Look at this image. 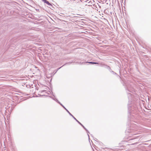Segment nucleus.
I'll use <instances>...</instances> for the list:
<instances>
[{
    "label": "nucleus",
    "mask_w": 151,
    "mask_h": 151,
    "mask_svg": "<svg viewBox=\"0 0 151 151\" xmlns=\"http://www.w3.org/2000/svg\"><path fill=\"white\" fill-rule=\"evenodd\" d=\"M130 110H131V109H130V107H128V110H129V111H128V112H129V114H130V113H132V112H131V111H130Z\"/></svg>",
    "instance_id": "7"
},
{
    "label": "nucleus",
    "mask_w": 151,
    "mask_h": 151,
    "mask_svg": "<svg viewBox=\"0 0 151 151\" xmlns=\"http://www.w3.org/2000/svg\"><path fill=\"white\" fill-rule=\"evenodd\" d=\"M42 0L44 3L47 4L49 6H50L49 7L51 9H53L54 8V7H53V6L50 3L49 1H48L47 0Z\"/></svg>",
    "instance_id": "2"
},
{
    "label": "nucleus",
    "mask_w": 151,
    "mask_h": 151,
    "mask_svg": "<svg viewBox=\"0 0 151 151\" xmlns=\"http://www.w3.org/2000/svg\"><path fill=\"white\" fill-rule=\"evenodd\" d=\"M108 69H111L110 67L109 66H108Z\"/></svg>",
    "instance_id": "9"
},
{
    "label": "nucleus",
    "mask_w": 151,
    "mask_h": 151,
    "mask_svg": "<svg viewBox=\"0 0 151 151\" xmlns=\"http://www.w3.org/2000/svg\"><path fill=\"white\" fill-rule=\"evenodd\" d=\"M36 89H37V90H38V89H37V88H36Z\"/></svg>",
    "instance_id": "13"
},
{
    "label": "nucleus",
    "mask_w": 151,
    "mask_h": 151,
    "mask_svg": "<svg viewBox=\"0 0 151 151\" xmlns=\"http://www.w3.org/2000/svg\"><path fill=\"white\" fill-rule=\"evenodd\" d=\"M36 89H37V90H38V89H37V88H36Z\"/></svg>",
    "instance_id": "14"
},
{
    "label": "nucleus",
    "mask_w": 151,
    "mask_h": 151,
    "mask_svg": "<svg viewBox=\"0 0 151 151\" xmlns=\"http://www.w3.org/2000/svg\"><path fill=\"white\" fill-rule=\"evenodd\" d=\"M127 96H128V97L129 99L131 98L130 97H131L132 94L131 93H127Z\"/></svg>",
    "instance_id": "6"
},
{
    "label": "nucleus",
    "mask_w": 151,
    "mask_h": 151,
    "mask_svg": "<svg viewBox=\"0 0 151 151\" xmlns=\"http://www.w3.org/2000/svg\"><path fill=\"white\" fill-rule=\"evenodd\" d=\"M127 90H128L129 92H132V91L134 90L133 88L132 87H130L129 86H127Z\"/></svg>",
    "instance_id": "3"
},
{
    "label": "nucleus",
    "mask_w": 151,
    "mask_h": 151,
    "mask_svg": "<svg viewBox=\"0 0 151 151\" xmlns=\"http://www.w3.org/2000/svg\"><path fill=\"white\" fill-rule=\"evenodd\" d=\"M129 129H128V132H129Z\"/></svg>",
    "instance_id": "11"
},
{
    "label": "nucleus",
    "mask_w": 151,
    "mask_h": 151,
    "mask_svg": "<svg viewBox=\"0 0 151 151\" xmlns=\"http://www.w3.org/2000/svg\"><path fill=\"white\" fill-rule=\"evenodd\" d=\"M137 142H136L135 143H134V144H132V145H134L135 144H137Z\"/></svg>",
    "instance_id": "10"
},
{
    "label": "nucleus",
    "mask_w": 151,
    "mask_h": 151,
    "mask_svg": "<svg viewBox=\"0 0 151 151\" xmlns=\"http://www.w3.org/2000/svg\"><path fill=\"white\" fill-rule=\"evenodd\" d=\"M86 63H88L90 64H99L98 63H96V62H86Z\"/></svg>",
    "instance_id": "5"
},
{
    "label": "nucleus",
    "mask_w": 151,
    "mask_h": 151,
    "mask_svg": "<svg viewBox=\"0 0 151 151\" xmlns=\"http://www.w3.org/2000/svg\"><path fill=\"white\" fill-rule=\"evenodd\" d=\"M53 99L55 101L57 102L64 109L65 108V107L57 99Z\"/></svg>",
    "instance_id": "4"
},
{
    "label": "nucleus",
    "mask_w": 151,
    "mask_h": 151,
    "mask_svg": "<svg viewBox=\"0 0 151 151\" xmlns=\"http://www.w3.org/2000/svg\"><path fill=\"white\" fill-rule=\"evenodd\" d=\"M65 109L66 110L67 112L69 114L72 116L73 118L83 128V129L86 131L87 133H89V132L88 131V130L84 127V126L81 123L78 121L73 115H72L70 112L66 108H65Z\"/></svg>",
    "instance_id": "1"
},
{
    "label": "nucleus",
    "mask_w": 151,
    "mask_h": 151,
    "mask_svg": "<svg viewBox=\"0 0 151 151\" xmlns=\"http://www.w3.org/2000/svg\"><path fill=\"white\" fill-rule=\"evenodd\" d=\"M65 65V64L64 65H63L61 67H60V68H58V69H60V68H61L62 66H64Z\"/></svg>",
    "instance_id": "8"
},
{
    "label": "nucleus",
    "mask_w": 151,
    "mask_h": 151,
    "mask_svg": "<svg viewBox=\"0 0 151 151\" xmlns=\"http://www.w3.org/2000/svg\"><path fill=\"white\" fill-rule=\"evenodd\" d=\"M36 89H37V90H38V89H37V88H36Z\"/></svg>",
    "instance_id": "12"
}]
</instances>
